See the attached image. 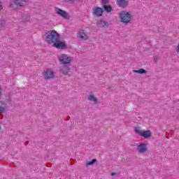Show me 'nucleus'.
I'll use <instances>...</instances> for the list:
<instances>
[{"mask_svg":"<svg viewBox=\"0 0 179 179\" xmlns=\"http://www.w3.org/2000/svg\"><path fill=\"white\" fill-rule=\"evenodd\" d=\"M59 38V35L55 30L49 31L46 33V43L54 44Z\"/></svg>","mask_w":179,"mask_h":179,"instance_id":"obj_1","label":"nucleus"},{"mask_svg":"<svg viewBox=\"0 0 179 179\" xmlns=\"http://www.w3.org/2000/svg\"><path fill=\"white\" fill-rule=\"evenodd\" d=\"M132 19V15L131 13H128L127 10H123L120 13V22L124 24H128Z\"/></svg>","mask_w":179,"mask_h":179,"instance_id":"obj_2","label":"nucleus"},{"mask_svg":"<svg viewBox=\"0 0 179 179\" xmlns=\"http://www.w3.org/2000/svg\"><path fill=\"white\" fill-rule=\"evenodd\" d=\"M134 131L136 134L140 136H143V138H150L152 136V132L150 130L142 131L139 127H136Z\"/></svg>","mask_w":179,"mask_h":179,"instance_id":"obj_3","label":"nucleus"},{"mask_svg":"<svg viewBox=\"0 0 179 179\" xmlns=\"http://www.w3.org/2000/svg\"><path fill=\"white\" fill-rule=\"evenodd\" d=\"M59 61L61 64H71L72 62V57L67 54H62L59 56Z\"/></svg>","mask_w":179,"mask_h":179,"instance_id":"obj_4","label":"nucleus"},{"mask_svg":"<svg viewBox=\"0 0 179 179\" xmlns=\"http://www.w3.org/2000/svg\"><path fill=\"white\" fill-rule=\"evenodd\" d=\"M76 36H77V38H78V40L86 41V40L89 39V36L87 35V31H86V30L82 29H79L77 31Z\"/></svg>","mask_w":179,"mask_h":179,"instance_id":"obj_5","label":"nucleus"},{"mask_svg":"<svg viewBox=\"0 0 179 179\" xmlns=\"http://www.w3.org/2000/svg\"><path fill=\"white\" fill-rule=\"evenodd\" d=\"M53 47L57 50H65L66 49V43L59 38L53 43Z\"/></svg>","mask_w":179,"mask_h":179,"instance_id":"obj_6","label":"nucleus"},{"mask_svg":"<svg viewBox=\"0 0 179 179\" xmlns=\"http://www.w3.org/2000/svg\"><path fill=\"white\" fill-rule=\"evenodd\" d=\"M92 13L93 16L100 17L101 16H103V8L99 6H95L92 8Z\"/></svg>","mask_w":179,"mask_h":179,"instance_id":"obj_7","label":"nucleus"},{"mask_svg":"<svg viewBox=\"0 0 179 179\" xmlns=\"http://www.w3.org/2000/svg\"><path fill=\"white\" fill-rule=\"evenodd\" d=\"M55 12H56V13H57V15H59V16L63 17V19L68 20V19H70V17H71V16L66 11L59 9L58 8H55Z\"/></svg>","mask_w":179,"mask_h":179,"instance_id":"obj_8","label":"nucleus"},{"mask_svg":"<svg viewBox=\"0 0 179 179\" xmlns=\"http://www.w3.org/2000/svg\"><path fill=\"white\" fill-rule=\"evenodd\" d=\"M44 78L46 80H48L50 79H53L54 78V71L51 69H48L46 71L43 73Z\"/></svg>","mask_w":179,"mask_h":179,"instance_id":"obj_9","label":"nucleus"},{"mask_svg":"<svg viewBox=\"0 0 179 179\" xmlns=\"http://www.w3.org/2000/svg\"><path fill=\"white\" fill-rule=\"evenodd\" d=\"M137 152L141 154L146 153L148 152V146L145 143H140L137 146Z\"/></svg>","mask_w":179,"mask_h":179,"instance_id":"obj_10","label":"nucleus"},{"mask_svg":"<svg viewBox=\"0 0 179 179\" xmlns=\"http://www.w3.org/2000/svg\"><path fill=\"white\" fill-rule=\"evenodd\" d=\"M116 2L119 8H127L129 3L128 0H117Z\"/></svg>","mask_w":179,"mask_h":179,"instance_id":"obj_11","label":"nucleus"},{"mask_svg":"<svg viewBox=\"0 0 179 179\" xmlns=\"http://www.w3.org/2000/svg\"><path fill=\"white\" fill-rule=\"evenodd\" d=\"M69 71H70V69H69V66L68 65H64V66H60V72L61 73H63V75H68L69 73Z\"/></svg>","mask_w":179,"mask_h":179,"instance_id":"obj_12","label":"nucleus"},{"mask_svg":"<svg viewBox=\"0 0 179 179\" xmlns=\"http://www.w3.org/2000/svg\"><path fill=\"white\" fill-rule=\"evenodd\" d=\"M14 3L17 6H24L27 5V0H13Z\"/></svg>","mask_w":179,"mask_h":179,"instance_id":"obj_13","label":"nucleus"},{"mask_svg":"<svg viewBox=\"0 0 179 179\" xmlns=\"http://www.w3.org/2000/svg\"><path fill=\"white\" fill-rule=\"evenodd\" d=\"M102 8L107 13H110L113 10V7L110 5L103 6Z\"/></svg>","mask_w":179,"mask_h":179,"instance_id":"obj_14","label":"nucleus"},{"mask_svg":"<svg viewBox=\"0 0 179 179\" xmlns=\"http://www.w3.org/2000/svg\"><path fill=\"white\" fill-rule=\"evenodd\" d=\"M98 26H99V27H106V26H107V22L101 20L99 22H98Z\"/></svg>","mask_w":179,"mask_h":179,"instance_id":"obj_15","label":"nucleus"},{"mask_svg":"<svg viewBox=\"0 0 179 179\" xmlns=\"http://www.w3.org/2000/svg\"><path fill=\"white\" fill-rule=\"evenodd\" d=\"M88 100L90 101H94V103H95L96 104L97 103V98L94 97V96H93L92 94H90L88 97Z\"/></svg>","mask_w":179,"mask_h":179,"instance_id":"obj_16","label":"nucleus"},{"mask_svg":"<svg viewBox=\"0 0 179 179\" xmlns=\"http://www.w3.org/2000/svg\"><path fill=\"white\" fill-rule=\"evenodd\" d=\"M134 73H146V70L140 69L138 70H133Z\"/></svg>","mask_w":179,"mask_h":179,"instance_id":"obj_17","label":"nucleus"},{"mask_svg":"<svg viewBox=\"0 0 179 179\" xmlns=\"http://www.w3.org/2000/svg\"><path fill=\"white\" fill-rule=\"evenodd\" d=\"M96 162H97V159H93L92 161H90V162H87L85 164V166L87 167H89V166H92V164H94V163H96Z\"/></svg>","mask_w":179,"mask_h":179,"instance_id":"obj_18","label":"nucleus"},{"mask_svg":"<svg viewBox=\"0 0 179 179\" xmlns=\"http://www.w3.org/2000/svg\"><path fill=\"white\" fill-rule=\"evenodd\" d=\"M0 113H5V107H3L2 102H0Z\"/></svg>","mask_w":179,"mask_h":179,"instance_id":"obj_19","label":"nucleus"},{"mask_svg":"<svg viewBox=\"0 0 179 179\" xmlns=\"http://www.w3.org/2000/svg\"><path fill=\"white\" fill-rule=\"evenodd\" d=\"M110 1L109 0H102L101 3H102V7L107 6Z\"/></svg>","mask_w":179,"mask_h":179,"instance_id":"obj_20","label":"nucleus"},{"mask_svg":"<svg viewBox=\"0 0 179 179\" xmlns=\"http://www.w3.org/2000/svg\"><path fill=\"white\" fill-rule=\"evenodd\" d=\"M3 25L0 24V30H3Z\"/></svg>","mask_w":179,"mask_h":179,"instance_id":"obj_21","label":"nucleus"},{"mask_svg":"<svg viewBox=\"0 0 179 179\" xmlns=\"http://www.w3.org/2000/svg\"><path fill=\"white\" fill-rule=\"evenodd\" d=\"M176 52H179V43H178V49L176 50Z\"/></svg>","mask_w":179,"mask_h":179,"instance_id":"obj_22","label":"nucleus"},{"mask_svg":"<svg viewBox=\"0 0 179 179\" xmlns=\"http://www.w3.org/2000/svg\"><path fill=\"white\" fill-rule=\"evenodd\" d=\"M0 10H2V4H1V1H0Z\"/></svg>","mask_w":179,"mask_h":179,"instance_id":"obj_23","label":"nucleus"},{"mask_svg":"<svg viewBox=\"0 0 179 179\" xmlns=\"http://www.w3.org/2000/svg\"><path fill=\"white\" fill-rule=\"evenodd\" d=\"M115 174H116L115 173H111V176H115Z\"/></svg>","mask_w":179,"mask_h":179,"instance_id":"obj_24","label":"nucleus"},{"mask_svg":"<svg viewBox=\"0 0 179 179\" xmlns=\"http://www.w3.org/2000/svg\"><path fill=\"white\" fill-rule=\"evenodd\" d=\"M0 131H1V126H0Z\"/></svg>","mask_w":179,"mask_h":179,"instance_id":"obj_25","label":"nucleus"}]
</instances>
